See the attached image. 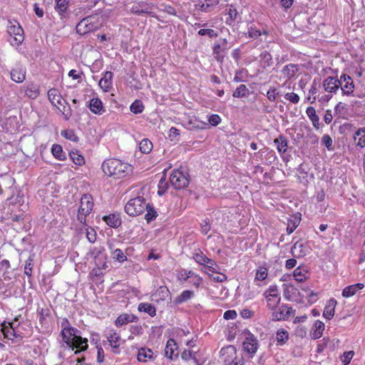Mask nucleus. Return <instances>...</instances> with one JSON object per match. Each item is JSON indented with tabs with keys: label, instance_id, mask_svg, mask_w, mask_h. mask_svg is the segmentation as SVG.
Listing matches in <instances>:
<instances>
[{
	"label": "nucleus",
	"instance_id": "obj_16",
	"mask_svg": "<svg viewBox=\"0 0 365 365\" xmlns=\"http://www.w3.org/2000/svg\"><path fill=\"white\" fill-rule=\"evenodd\" d=\"M48 98L53 106L61 110L62 106L63 110L66 108L64 103L66 101L62 98L60 92L56 88H51L48 91Z\"/></svg>",
	"mask_w": 365,
	"mask_h": 365
},
{
	"label": "nucleus",
	"instance_id": "obj_31",
	"mask_svg": "<svg viewBox=\"0 0 365 365\" xmlns=\"http://www.w3.org/2000/svg\"><path fill=\"white\" fill-rule=\"evenodd\" d=\"M70 0H55V10L61 17H65L68 9Z\"/></svg>",
	"mask_w": 365,
	"mask_h": 365
},
{
	"label": "nucleus",
	"instance_id": "obj_64",
	"mask_svg": "<svg viewBox=\"0 0 365 365\" xmlns=\"http://www.w3.org/2000/svg\"><path fill=\"white\" fill-rule=\"evenodd\" d=\"M221 118L217 114H212L209 118L208 122L212 126H217L221 123Z\"/></svg>",
	"mask_w": 365,
	"mask_h": 365
},
{
	"label": "nucleus",
	"instance_id": "obj_4",
	"mask_svg": "<svg viewBox=\"0 0 365 365\" xmlns=\"http://www.w3.org/2000/svg\"><path fill=\"white\" fill-rule=\"evenodd\" d=\"M101 26V18L98 15H92L81 19L76 25V30L83 36L98 30Z\"/></svg>",
	"mask_w": 365,
	"mask_h": 365
},
{
	"label": "nucleus",
	"instance_id": "obj_12",
	"mask_svg": "<svg viewBox=\"0 0 365 365\" xmlns=\"http://www.w3.org/2000/svg\"><path fill=\"white\" fill-rule=\"evenodd\" d=\"M155 5L152 3L140 1L132 6L130 12L137 16L148 15L151 17L158 19L156 13L154 11Z\"/></svg>",
	"mask_w": 365,
	"mask_h": 365
},
{
	"label": "nucleus",
	"instance_id": "obj_15",
	"mask_svg": "<svg viewBox=\"0 0 365 365\" xmlns=\"http://www.w3.org/2000/svg\"><path fill=\"white\" fill-rule=\"evenodd\" d=\"M293 313V309L287 304L278 305L272 311V319L274 321L286 320Z\"/></svg>",
	"mask_w": 365,
	"mask_h": 365
},
{
	"label": "nucleus",
	"instance_id": "obj_10",
	"mask_svg": "<svg viewBox=\"0 0 365 365\" xmlns=\"http://www.w3.org/2000/svg\"><path fill=\"white\" fill-rule=\"evenodd\" d=\"M220 359L224 365H242L241 359L237 358L236 348L232 345L222 348Z\"/></svg>",
	"mask_w": 365,
	"mask_h": 365
},
{
	"label": "nucleus",
	"instance_id": "obj_62",
	"mask_svg": "<svg viewBox=\"0 0 365 365\" xmlns=\"http://www.w3.org/2000/svg\"><path fill=\"white\" fill-rule=\"evenodd\" d=\"M284 98L294 104L298 103L300 100L299 95L294 92L285 93Z\"/></svg>",
	"mask_w": 365,
	"mask_h": 365
},
{
	"label": "nucleus",
	"instance_id": "obj_38",
	"mask_svg": "<svg viewBox=\"0 0 365 365\" xmlns=\"http://www.w3.org/2000/svg\"><path fill=\"white\" fill-rule=\"evenodd\" d=\"M51 153L58 160H64L66 159V155L63 152L62 146L58 144H53L51 147Z\"/></svg>",
	"mask_w": 365,
	"mask_h": 365
},
{
	"label": "nucleus",
	"instance_id": "obj_37",
	"mask_svg": "<svg viewBox=\"0 0 365 365\" xmlns=\"http://www.w3.org/2000/svg\"><path fill=\"white\" fill-rule=\"evenodd\" d=\"M289 339V334L284 329H279L277 331L276 341L277 346H283Z\"/></svg>",
	"mask_w": 365,
	"mask_h": 365
},
{
	"label": "nucleus",
	"instance_id": "obj_51",
	"mask_svg": "<svg viewBox=\"0 0 365 365\" xmlns=\"http://www.w3.org/2000/svg\"><path fill=\"white\" fill-rule=\"evenodd\" d=\"M268 276V269L264 266H260L256 271L255 280L263 281Z\"/></svg>",
	"mask_w": 365,
	"mask_h": 365
},
{
	"label": "nucleus",
	"instance_id": "obj_33",
	"mask_svg": "<svg viewBox=\"0 0 365 365\" xmlns=\"http://www.w3.org/2000/svg\"><path fill=\"white\" fill-rule=\"evenodd\" d=\"M306 113L312 121L313 126L316 129H319L320 128L319 118L316 113L315 108L312 106L308 107L306 110Z\"/></svg>",
	"mask_w": 365,
	"mask_h": 365
},
{
	"label": "nucleus",
	"instance_id": "obj_29",
	"mask_svg": "<svg viewBox=\"0 0 365 365\" xmlns=\"http://www.w3.org/2000/svg\"><path fill=\"white\" fill-rule=\"evenodd\" d=\"M24 93L27 97L31 99H36L40 95L38 86L33 83H28L24 87Z\"/></svg>",
	"mask_w": 365,
	"mask_h": 365
},
{
	"label": "nucleus",
	"instance_id": "obj_40",
	"mask_svg": "<svg viewBox=\"0 0 365 365\" xmlns=\"http://www.w3.org/2000/svg\"><path fill=\"white\" fill-rule=\"evenodd\" d=\"M133 319H135V317H130L128 314H122L115 319V325L117 327H121L129 322H133Z\"/></svg>",
	"mask_w": 365,
	"mask_h": 365
},
{
	"label": "nucleus",
	"instance_id": "obj_52",
	"mask_svg": "<svg viewBox=\"0 0 365 365\" xmlns=\"http://www.w3.org/2000/svg\"><path fill=\"white\" fill-rule=\"evenodd\" d=\"M181 359L184 361H189L190 359H193L197 365H200L198 364V361L196 358V352H195V351L185 349L181 353Z\"/></svg>",
	"mask_w": 365,
	"mask_h": 365
},
{
	"label": "nucleus",
	"instance_id": "obj_8",
	"mask_svg": "<svg viewBox=\"0 0 365 365\" xmlns=\"http://www.w3.org/2000/svg\"><path fill=\"white\" fill-rule=\"evenodd\" d=\"M104 336L111 349V351L115 354H119L120 353V346L124 343L120 332L113 328L107 329L105 331Z\"/></svg>",
	"mask_w": 365,
	"mask_h": 365
},
{
	"label": "nucleus",
	"instance_id": "obj_34",
	"mask_svg": "<svg viewBox=\"0 0 365 365\" xmlns=\"http://www.w3.org/2000/svg\"><path fill=\"white\" fill-rule=\"evenodd\" d=\"M274 143L277 147L279 153H284L287 150V140L286 138L280 135L277 138L274 139Z\"/></svg>",
	"mask_w": 365,
	"mask_h": 365
},
{
	"label": "nucleus",
	"instance_id": "obj_14",
	"mask_svg": "<svg viewBox=\"0 0 365 365\" xmlns=\"http://www.w3.org/2000/svg\"><path fill=\"white\" fill-rule=\"evenodd\" d=\"M340 85L339 89L341 90V95L347 97H355V84L352 78L345 73H342L339 78Z\"/></svg>",
	"mask_w": 365,
	"mask_h": 365
},
{
	"label": "nucleus",
	"instance_id": "obj_60",
	"mask_svg": "<svg viewBox=\"0 0 365 365\" xmlns=\"http://www.w3.org/2000/svg\"><path fill=\"white\" fill-rule=\"evenodd\" d=\"M248 36L252 38H257L262 35L261 31L255 25H252L248 28Z\"/></svg>",
	"mask_w": 365,
	"mask_h": 365
},
{
	"label": "nucleus",
	"instance_id": "obj_13",
	"mask_svg": "<svg viewBox=\"0 0 365 365\" xmlns=\"http://www.w3.org/2000/svg\"><path fill=\"white\" fill-rule=\"evenodd\" d=\"M1 327V331L5 338L14 340V338L21 337V334L18 330L19 323L17 317H15L12 322H4Z\"/></svg>",
	"mask_w": 365,
	"mask_h": 365
},
{
	"label": "nucleus",
	"instance_id": "obj_48",
	"mask_svg": "<svg viewBox=\"0 0 365 365\" xmlns=\"http://www.w3.org/2000/svg\"><path fill=\"white\" fill-rule=\"evenodd\" d=\"M144 108V105L140 100H135L130 106V111L134 114H140L143 113Z\"/></svg>",
	"mask_w": 365,
	"mask_h": 365
},
{
	"label": "nucleus",
	"instance_id": "obj_9",
	"mask_svg": "<svg viewBox=\"0 0 365 365\" xmlns=\"http://www.w3.org/2000/svg\"><path fill=\"white\" fill-rule=\"evenodd\" d=\"M170 182L175 189H182L190 183L189 175L182 168L174 170L170 177Z\"/></svg>",
	"mask_w": 365,
	"mask_h": 365
},
{
	"label": "nucleus",
	"instance_id": "obj_42",
	"mask_svg": "<svg viewBox=\"0 0 365 365\" xmlns=\"http://www.w3.org/2000/svg\"><path fill=\"white\" fill-rule=\"evenodd\" d=\"M318 93V86L315 81L312 83L308 93V96L306 98L307 101L309 102L311 104H313L316 102L317 98L316 94Z\"/></svg>",
	"mask_w": 365,
	"mask_h": 365
},
{
	"label": "nucleus",
	"instance_id": "obj_7",
	"mask_svg": "<svg viewBox=\"0 0 365 365\" xmlns=\"http://www.w3.org/2000/svg\"><path fill=\"white\" fill-rule=\"evenodd\" d=\"M7 32L9 35V42L12 46H18L24 40V32L21 25L16 21H9L7 26Z\"/></svg>",
	"mask_w": 365,
	"mask_h": 365
},
{
	"label": "nucleus",
	"instance_id": "obj_11",
	"mask_svg": "<svg viewBox=\"0 0 365 365\" xmlns=\"http://www.w3.org/2000/svg\"><path fill=\"white\" fill-rule=\"evenodd\" d=\"M264 297L266 299L267 308L272 311L280 304V292L277 285H270L264 292Z\"/></svg>",
	"mask_w": 365,
	"mask_h": 365
},
{
	"label": "nucleus",
	"instance_id": "obj_27",
	"mask_svg": "<svg viewBox=\"0 0 365 365\" xmlns=\"http://www.w3.org/2000/svg\"><path fill=\"white\" fill-rule=\"evenodd\" d=\"M219 4L220 0H199L197 6L201 11L208 12Z\"/></svg>",
	"mask_w": 365,
	"mask_h": 365
},
{
	"label": "nucleus",
	"instance_id": "obj_35",
	"mask_svg": "<svg viewBox=\"0 0 365 365\" xmlns=\"http://www.w3.org/2000/svg\"><path fill=\"white\" fill-rule=\"evenodd\" d=\"M138 309L139 312L147 313L150 317H154L156 314L155 307L150 303H140Z\"/></svg>",
	"mask_w": 365,
	"mask_h": 365
},
{
	"label": "nucleus",
	"instance_id": "obj_53",
	"mask_svg": "<svg viewBox=\"0 0 365 365\" xmlns=\"http://www.w3.org/2000/svg\"><path fill=\"white\" fill-rule=\"evenodd\" d=\"M227 15L228 17L226 19V24L231 25L236 20L238 12L233 6H230L227 11Z\"/></svg>",
	"mask_w": 365,
	"mask_h": 365
},
{
	"label": "nucleus",
	"instance_id": "obj_39",
	"mask_svg": "<svg viewBox=\"0 0 365 365\" xmlns=\"http://www.w3.org/2000/svg\"><path fill=\"white\" fill-rule=\"evenodd\" d=\"M354 138L357 146L365 147V128H359L355 133Z\"/></svg>",
	"mask_w": 365,
	"mask_h": 365
},
{
	"label": "nucleus",
	"instance_id": "obj_57",
	"mask_svg": "<svg viewBox=\"0 0 365 365\" xmlns=\"http://www.w3.org/2000/svg\"><path fill=\"white\" fill-rule=\"evenodd\" d=\"M146 211V213H145V219L146 220V221L148 222H150V221L155 220L157 217V212L155 210V209L152 207H150L149 205H148V207L147 208V210H145Z\"/></svg>",
	"mask_w": 365,
	"mask_h": 365
},
{
	"label": "nucleus",
	"instance_id": "obj_19",
	"mask_svg": "<svg viewBox=\"0 0 365 365\" xmlns=\"http://www.w3.org/2000/svg\"><path fill=\"white\" fill-rule=\"evenodd\" d=\"M26 68L21 65H16L10 72L11 79L16 83H22L26 78Z\"/></svg>",
	"mask_w": 365,
	"mask_h": 365
},
{
	"label": "nucleus",
	"instance_id": "obj_54",
	"mask_svg": "<svg viewBox=\"0 0 365 365\" xmlns=\"http://www.w3.org/2000/svg\"><path fill=\"white\" fill-rule=\"evenodd\" d=\"M70 155L73 162L76 165L81 166L85 164L84 157L82 155L79 154L78 151L71 152Z\"/></svg>",
	"mask_w": 365,
	"mask_h": 365
},
{
	"label": "nucleus",
	"instance_id": "obj_26",
	"mask_svg": "<svg viewBox=\"0 0 365 365\" xmlns=\"http://www.w3.org/2000/svg\"><path fill=\"white\" fill-rule=\"evenodd\" d=\"M299 71V66L294 63H289L286 65L282 71V75L287 80L293 78Z\"/></svg>",
	"mask_w": 365,
	"mask_h": 365
},
{
	"label": "nucleus",
	"instance_id": "obj_43",
	"mask_svg": "<svg viewBox=\"0 0 365 365\" xmlns=\"http://www.w3.org/2000/svg\"><path fill=\"white\" fill-rule=\"evenodd\" d=\"M61 135L62 137L73 143H78L79 140L76 132L72 129L63 130L61 132Z\"/></svg>",
	"mask_w": 365,
	"mask_h": 365
},
{
	"label": "nucleus",
	"instance_id": "obj_1",
	"mask_svg": "<svg viewBox=\"0 0 365 365\" xmlns=\"http://www.w3.org/2000/svg\"><path fill=\"white\" fill-rule=\"evenodd\" d=\"M101 170L105 175L117 180L130 176L133 166L119 158H109L102 163Z\"/></svg>",
	"mask_w": 365,
	"mask_h": 365
},
{
	"label": "nucleus",
	"instance_id": "obj_49",
	"mask_svg": "<svg viewBox=\"0 0 365 365\" xmlns=\"http://www.w3.org/2000/svg\"><path fill=\"white\" fill-rule=\"evenodd\" d=\"M37 313L38 315L39 323L43 325L46 323V319L49 317L51 312L48 308L42 307L37 309Z\"/></svg>",
	"mask_w": 365,
	"mask_h": 365
},
{
	"label": "nucleus",
	"instance_id": "obj_5",
	"mask_svg": "<svg viewBox=\"0 0 365 365\" xmlns=\"http://www.w3.org/2000/svg\"><path fill=\"white\" fill-rule=\"evenodd\" d=\"M148 207L145 198L137 197L130 199L125 205V212L130 216H138Z\"/></svg>",
	"mask_w": 365,
	"mask_h": 365
},
{
	"label": "nucleus",
	"instance_id": "obj_47",
	"mask_svg": "<svg viewBox=\"0 0 365 365\" xmlns=\"http://www.w3.org/2000/svg\"><path fill=\"white\" fill-rule=\"evenodd\" d=\"M194 295V292L190 290H185L181 292V294L178 296L175 299V302L177 304L183 303L190 299H191Z\"/></svg>",
	"mask_w": 365,
	"mask_h": 365
},
{
	"label": "nucleus",
	"instance_id": "obj_56",
	"mask_svg": "<svg viewBox=\"0 0 365 365\" xmlns=\"http://www.w3.org/2000/svg\"><path fill=\"white\" fill-rule=\"evenodd\" d=\"M34 267V258L30 256L26 262L24 266V274L28 277H31Z\"/></svg>",
	"mask_w": 365,
	"mask_h": 365
},
{
	"label": "nucleus",
	"instance_id": "obj_59",
	"mask_svg": "<svg viewBox=\"0 0 365 365\" xmlns=\"http://www.w3.org/2000/svg\"><path fill=\"white\" fill-rule=\"evenodd\" d=\"M195 275V273L192 270H186L179 272L178 274V278L180 280L186 281L190 277H193Z\"/></svg>",
	"mask_w": 365,
	"mask_h": 365
},
{
	"label": "nucleus",
	"instance_id": "obj_46",
	"mask_svg": "<svg viewBox=\"0 0 365 365\" xmlns=\"http://www.w3.org/2000/svg\"><path fill=\"white\" fill-rule=\"evenodd\" d=\"M139 149L143 153H149L153 149V143L147 138L143 139L139 143Z\"/></svg>",
	"mask_w": 365,
	"mask_h": 365
},
{
	"label": "nucleus",
	"instance_id": "obj_18",
	"mask_svg": "<svg viewBox=\"0 0 365 365\" xmlns=\"http://www.w3.org/2000/svg\"><path fill=\"white\" fill-rule=\"evenodd\" d=\"M178 346L175 339H169L166 343L165 348V355L170 360L175 359L178 357Z\"/></svg>",
	"mask_w": 365,
	"mask_h": 365
},
{
	"label": "nucleus",
	"instance_id": "obj_28",
	"mask_svg": "<svg viewBox=\"0 0 365 365\" xmlns=\"http://www.w3.org/2000/svg\"><path fill=\"white\" fill-rule=\"evenodd\" d=\"M336 303V300L334 298L329 300L323 311L322 316L324 318L327 320H330L334 317L335 314V307Z\"/></svg>",
	"mask_w": 365,
	"mask_h": 365
},
{
	"label": "nucleus",
	"instance_id": "obj_36",
	"mask_svg": "<svg viewBox=\"0 0 365 365\" xmlns=\"http://www.w3.org/2000/svg\"><path fill=\"white\" fill-rule=\"evenodd\" d=\"M229 48H224L220 46L219 43H215L212 47V52L215 58L220 62H222L224 60L225 56L222 54L223 52L228 50Z\"/></svg>",
	"mask_w": 365,
	"mask_h": 365
},
{
	"label": "nucleus",
	"instance_id": "obj_3",
	"mask_svg": "<svg viewBox=\"0 0 365 365\" xmlns=\"http://www.w3.org/2000/svg\"><path fill=\"white\" fill-rule=\"evenodd\" d=\"M337 76H327L322 81V88L325 94L318 97V101L320 103H328L336 94L339 90L340 85Z\"/></svg>",
	"mask_w": 365,
	"mask_h": 365
},
{
	"label": "nucleus",
	"instance_id": "obj_2",
	"mask_svg": "<svg viewBox=\"0 0 365 365\" xmlns=\"http://www.w3.org/2000/svg\"><path fill=\"white\" fill-rule=\"evenodd\" d=\"M78 332L79 331L76 328L61 331L63 341L72 350L76 349V353L86 351L88 346V339L78 335Z\"/></svg>",
	"mask_w": 365,
	"mask_h": 365
},
{
	"label": "nucleus",
	"instance_id": "obj_50",
	"mask_svg": "<svg viewBox=\"0 0 365 365\" xmlns=\"http://www.w3.org/2000/svg\"><path fill=\"white\" fill-rule=\"evenodd\" d=\"M111 257L113 259L119 262H124L128 259L127 256L124 254L123 250L119 248H117L112 252Z\"/></svg>",
	"mask_w": 365,
	"mask_h": 365
},
{
	"label": "nucleus",
	"instance_id": "obj_20",
	"mask_svg": "<svg viewBox=\"0 0 365 365\" xmlns=\"http://www.w3.org/2000/svg\"><path fill=\"white\" fill-rule=\"evenodd\" d=\"M325 329V324L321 320H315L310 330V337L312 339H320Z\"/></svg>",
	"mask_w": 365,
	"mask_h": 365
},
{
	"label": "nucleus",
	"instance_id": "obj_25",
	"mask_svg": "<svg viewBox=\"0 0 365 365\" xmlns=\"http://www.w3.org/2000/svg\"><path fill=\"white\" fill-rule=\"evenodd\" d=\"M364 284L363 283H356L354 284L345 287L341 292L342 297L349 298L356 294V292L364 289Z\"/></svg>",
	"mask_w": 365,
	"mask_h": 365
},
{
	"label": "nucleus",
	"instance_id": "obj_41",
	"mask_svg": "<svg viewBox=\"0 0 365 365\" xmlns=\"http://www.w3.org/2000/svg\"><path fill=\"white\" fill-rule=\"evenodd\" d=\"M307 271L300 267H297L293 272L294 279L298 282H304L307 279Z\"/></svg>",
	"mask_w": 365,
	"mask_h": 365
},
{
	"label": "nucleus",
	"instance_id": "obj_24",
	"mask_svg": "<svg viewBox=\"0 0 365 365\" xmlns=\"http://www.w3.org/2000/svg\"><path fill=\"white\" fill-rule=\"evenodd\" d=\"M155 356L153 350L150 348L142 347L138 349L137 359L140 362H147L148 361L154 360Z\"/></svg>",
	"mask_w": 365,
	"mask_h": 365
},
{
	"label": "nucleus",
	"instance_id": "obj_22",
	"mask_svg": "<svg viewBox=\"0 0 365 365\" xmlns=\"http://www.w3.org/2000/svg\"><path fill=\"white\" fill-rule=\"evenodd\" d=\"M103 220L110 227L118 228L121 225V217L120 213H111L103 217Z\"/></svg>",
	"mask_w": 365,
	"mask_h": 365
},
{
	"label": "nucleus",
	"instance_id": "obj_45",
	"mask_svg": "<svg viewBox=\"0 0 365 365\" xmlns=\"http://www.w3.org/2000/svg\"><path fill=\"white\" fill-rule=\"evenodd\" d=\"M207 258V257L200 249L195 250L192 255V259L200 265H205Z\"/></svg>",
	"mask_w": 365,
	"mask_h": 365
},
{
	"label": "nucleus",
	"instance_id": "obj_17",
	"mask_svg": "<svg viewBox=\"0 0 365 365\" xmlns=\"http://www.w3.org/2000/svg\"><path fill=\"white\" fill-rule=\"evenodd\" d=\"M113 73L111 71H106L98 82V86L104 93L111 91L113 88Z\"/></svg>",
	"mask_w": 365,
	"mask_h": 365
},
{
	"label": "nucleus",
	"instance_id": "obj_6",
	"mask_svg": "<svg viewBox=\"0 0 365 365\" xmlns=\"http://www.w3.org/2000/svg\"><path fill=\"white\" fill-rule=\"evenodd\" d=\"M93 207V197L89 194H84L81 198L80 206L78 210V220L83 225L86 224V217L91 214Z\"/></svg>",
	"mask_w": 365,
	"mask_h": 365
},
{
	"label": "nucleus",
	"instance_id": "obj_55",
	"mask_svg": "<svg viewBox=\"0 0 365 365\" xmlns=\"http://www.w3.org/2000/svg\"><path fill=\"white\" fill-rule=\"evenodd\" d=\"M200 36H208L210 38H217L218 33L217 31L212 29H201L197 32Z\"/></svg>",
	"mask_w": 365,
	"mask_h": 365
},
{
	"label": "nucleus",
	"instance_id": "obj_63",
	"mask_svg": "<svg viewBox=\"0 0 365 365\" xmlns=\"http://www.w3.org/2000/svg\"><path fill=\"white\" fill-rule=\"evenodd\" d=\"M348 110V105L343 102H339L334 107L336 113L341 115L346 112Z\"/></svg>",
	"mask_w": 365,
	"mask_h": 365
},
{
	"label": "nucleus",
	"instance_id": "obj_61",
	"mask_svg": "<svg viewBox=\"0 0 365 365\" xmlns=\"http://www.w3.org/2000/svg\"><path fill=\"white\" fill-rule=\"evenodd\" d=\"M86 238L88 239V240L91 242V243H94L96 240V237H97V235H96V230L93 228V227H88L86 229Z\"/></svg>",
	"mask_w": 365,
	"mask_h": 365
},
{
	"label": "nucleus",
	"instance_id": "obj_44",
	"mask_svg": "<svg viewBox=\"0 0 365 365\" xmlns=\"http://www.w3.org/2000/svg\"><path fill=\"white\" fill-rule=\"evenodd\" d=\"M249 94V89L245 84H240L233 92L234 98H243Z\"/></svg>",
	"mask_w": 365,
	"mask_h": 365
},
{
	"label": "nucleus",
	"instance_id": "obj_58",
	"mask_svg": "<svg viewBox=\"0 0 365 365\" xmlns=\"http://www.w3.org/2000/svg\"><path fill=\"white\" fill-rule=\"evenodd\" d=\"M300 219L294 218V220H289L287 227V232L288 234L292 233L295 229L298 227Z\"/></svg>",
	"mask_w": 365,
	"mask_h": 365
},
{
	"label": "nucleus",
	"instance_id": "obj_32",
	"mask_svg": "<svg viewBox=\"0 0 365 365\" xmlns=\"http://www.w3.org/2000/svg\"><path fill=\"white\" fill-rule=\"evenodd\" d=\"M259 63L262 68L266 69L273 64L272 56L269 52L264 51L259 56Z\"/></svg>",
	"mask_w": 365,
	"mask_h": 365
},
{
	"label": "nucleus",
	"instance_id": "obj_30",
	"mask_svg": "<svg viewBox=\"0 0 365 365\" xmlns=\"http://www.w3.org/2000/svg\"><path fill=\"white\" fill-rule=\"evenodd\" d=\"M292 255L295 257H302L307 254V247L301 242H297L291 249Z\"/></svg>",
	"mask_w": 365,
	"mask_h": 365
},
{
	"label": "nucleus",
	"instance_id": "obj_21",
	"mask_svg": "<svg viewBox=\"0 0 365 365\" xmlns=\"http://www.w3.org/2000/svg\"><path fill=\"white\" fill-rule=\"evenodd\" d=\"M243 348L245 351L254 354L258 349V341L254 335L247 336L243 342Z\"/></svg>",
	"mask_w": 365,
	"mask_h": 365
},
{
	"label": "nucleus",
	"instance_id": "obj_23",
	"mask_svg": "<svg viewBox=\"0 0 365 365\" xmlns=\"http://www.w3.org/2000/svg\"><path fill=\"white\" fill-rule=\"evenodd\" d=\"M88 107L90 110L96 115H101L106 112V108L103 106V102L98 98H93L90 101Z\"/></svg>",
	"mask_w": 365,
	"mask_h": 365
}]
</instances>
